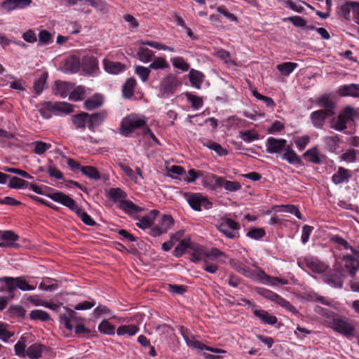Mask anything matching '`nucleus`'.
<instances>
[{
  "mask_svg": "<svg viewBox=\"0 0 359 359\" xmlns=\"http://www.w3.org/2000/svg\"><path fill=\"white\" fill-rule=\"evenodd\" d=\"M118 208L126 214H134L142 211V208L136 205L129 200H121L118 203Z\"/></svg>",
  "mask_w": 359,
  "mask_h": 359,
  "instance_id": "393cba45",
  "label": "nucleus"
},
{
  "mask_svg": "<svg viewBox=\"0 0 359 359\" xmlns=\"http://www.w3.org/2000/svg\"><path fill=\"white\" fill-rule=\"evenodd\" d=\"M189 77L191 86L200 89L204 78L203 74L199 71L192 69L189 73Z\"/></svg>",
  "mask_w": 359,
  "mask_h": 359,
  "instance_id": "72a5a7b5",
  "label": "nucleus"
},
{
  "mask_svg": "<svg viewBox=\"0 0 359 359\" xmlns=\"http://www.w3.org/2000/svg\"><path fill=\"white\" fill-rule=\"evenodd\" d=\"M266 235L263 228H251L249 229L246 236L254 240H260Z\"/></svg>",
  "mask_w": 359,
  "mask_h": 359,
  "instance_id": "052dcab7",
  "label": "nucleus"
},
{
  "mask_svg": "<svg viewBox=\"0 0 359 359\" xmlns=\"http://www.w3.org/2000/svg\"><path fill=\"white\" fill-rule=\"evenodd\" d=\"M180 332L182 335L184 341H186L187 344L192 348H198L200 350H204L205 348V345L200 342L199 341H196L194 339H190L188 335L187 334L186 332L184 330L183 327H180Z\"/></svg>",
  "mask_w": 359,
  "mask_h": 359,
  "instance_id": "a19ab883",
  "label": "nucleus"
},
{
  "mask_svg": "<svg viewBox=\"0 0 359 359\" xmlns=\"http://www.w3.org/2000/svg\"><path fill=\"white\" fill-rule=\"evenodd\" d=\"M18 239V236L11 231H6L0 234V247H12Z\"/></svg>",
  "mask_w": 359,
  "mask_h": 359,
  "instance_id": "412c9836",
  "label": "nucleus"
},
{
  "mask_svg": "<svg viewBox=\"0 0 359 359\" xmlns=\"http://www.w3.org/2000/svg\"><path fill=\"white\" fill-rule=\"evenodd\" d=\"M30 318L33 320H41L46 321L50 319L48 313L44 311L36 309L31 311Z\"/></svg>",
  "mask_w": 359,
  "mask_h": 359,
  "instance_id": "69168bd1",
  "label": "nucleus"
},
{
  "mask_svg": "<svg viewBox=\"0 0 359 359\" xmlns=\"http://www.w3.org/2000/svg\"><path fill=\"white\" fill-rule=\"evenodd\" d=\"M180 84L175 75L169 74L161 81L159 90L163 96L168 97L175 92Z\"/></svg>",
  "mask_w": 359,
  "mask_h": 359,
  "instance_id": "6e6552de",
  "label": "nucleus"
},
{
  "mask_svg": "<svg viewBox=\"0 0 359 359\" xmlns=\"http://www.w3.org/2000/svg\"><path fill=\"white\" fill-rule=\"evenodd\" d=\"M206 255L207 253L205 252L202 246H196L193 249L190 259L191 262L197 263L206 257Z\"/></svg>",
  "mask_w": 359,
  "mask_h": 359,
  "instance_id": "603ef678",
  "label": "nucleus"
},
{
  "mask_svg": "<svg viewBox=\"0 0 359 359\" xmlns=\"http://www.w3.org/2000/svg\"><path fill=\"white\" fill-rule=\"evenodd\" d=\"M273 302H276V304H279L283 308L285 309L287 311H289L290 312L292 313H297L298 311L297 309L292 306L288 301H287L285 299L283 298L278 294L275 296L274 299H273Z\"/></svg>",
  "mask_w": 359,
  "mask_h": 359,
  "instance_id": "79ce46f5",
  "label": "nucleus"
},
{
  "mask_svg": "<svg viewBox=\"0 0 359 359\" xmlns=\"http://www.w3.org/2000/svg\"><path fill=\"white\" fill-rule=\"evenodd\" d=\"M72 88L73 86L72 83L57 81H55L53 93L55 95H58L62 97H66L69 96V92L72 90Z\"/></svg>",
  "mask_w": 359,
  "mask_h": 359,
  "instance_id": "6ab92c4d",
  "label": "nucleus"
},
{
  "mask_svg": "<svg viewBox=\"0 0 359 359\" xmlns=\"http://www.w3.org/2000/svg\"><path fill=\"white\" fill-rule=\"evenodd\" d=\"M253 313L265 324L273 325L277 323V318L265 310L254 309Z\"/></svg>",
  "mask_w": 359,
  "mask_h": 359,
  "instance_id": "4be33fe9",
  "label": "nucleus"
},
{
  "mask_svg": "<svg viewBox=\"0 0 359 359\" xmlns=\"http://www.w3.org/2000/svg\"><path fill=\"white\" fill-rule=\"evenodd\" d=\"M47 78L48 74L46 73H43L39 78L34 81L33 88L37 95L41 93L46 87Z\"/></svg>",
  "mask_w": 359,
  "mask_h": 359,
  "instance_id": "c03bdc74",
  "label": "nucleus"
},
{
  "mask_svg": "<svg viewBox=\"0 0 359 359\" xmlns=\"http://www.w3.org/2000/svg\"><path fill=\"white\" fill-rule=\"evenodd\" d=\"M239 135L241 139L245 142H251L259 138V135L252 130L240 131Z\"/></svg>",
  "mask_w": 359,
  "mask_h": 359,
  "instance_id": "09e8293b",
  "label": "nucleus"
},
{
  "mask_svg": "<svg viewBox=\"0 0 359 359\" xmlns=\"http://www.w3.org/2000/svg\"><path fill=\"white\" fill-rule=\"evenodd\" d=\"M283 159L287 161L290 164L300 165L302 163L300 157L289 146H287L284 150Z\"/></svg>",
  "mask_w": 359,
  "mask_h": 359,
  "instance_id": "cd10ccee",
  "label": "nucleus"
},
{
  "mask_svg": "<svg viewBox=\"0 0 359 359\" xmlns=\"http://www.w3.org/2000/svg\"><path fill=\"white\" fill-rule=\"evenodd\" d=\"M345 267L351 276H354L359 269V261L351 255L344 257Z\"/></svg>",
  "mask_w": 359,
  "mask_h": 359,
  "instance_id": "c85d7f7f",
  "label": "nucleus"
},
{
  "mask_svg": "<svg viewBox=\"0 0 359 359\" xmlns=\"http://www.w3.org/2000/svg\"><path fill=\"white\" fill-rule=\"evenodd\" d=\"M48 196L55 202L60 203L74 211L85 224L90 226L96 224L92 217L79 207L75 201L67 194L60 191H55L48 194Z\"/></svg>",
  "mask_w": 359,
  "mask_h": 359,
  "instance_id": "f03ea898",
  "label": "nucleus"
},
{
  "mask_svg": "<svg viewBox=\"0 0 359 359\" xmlns=\"http://www.w3.org/2000/svg\"><path fill=\"white\" fill-rule=\"evenodd\" d=\"M83 65L88 72H94L98 67V62L93 57H85L83 58Z\"/></svg>",
  "mask_w": 359,
  "mask_h": 359,
  "instance_id": "5fc2aeb1",
  "label": "nucleus"
},
{
  "mask_svg": "<svg viewBox=\"0 0 359 359\" xmlns=\"http://www.w3.org/2000/svg\"><path fill=\"white\" fill-rule=\"evenodd\" d=\"M51 145L50 144L43 142H34V151L35 154L38 155H41L44 154L47 150L50 148Z\"/></svg>",
  "mask_w": 359,
  "mask_h": 359,
  "instance_id": "774afa93",
  "label": "nucleus"
},
{
  "mask_svg": "<svg viewBox=\"0 0 359 359\" xmlns=\"http://www.w3.org/2000/svg\"><path fill=\"white\" fill-rule=\"evenodd\" d=\"M204 145L206 146L210 149L215 151L220 156H225L227 154V151L217 142L209 141L207 144H205Z\"/></svg>",
  "mask_w": 359,
  "mask_h": 359,
  "instance_id": "338daca9",
  "label": "nucleus"
},
{
  "mask_svg": "<svg viewBox=\"0 0 359 359\" xmlns=\"http://www.w3.org/2000/svg\"><path fill=\"white\" fill-rule=\"evenodd\" d=\"M81 171L83 175L87 176L88 178L98 180L100 179V175L98 170L93 166H83L81 168Z\"/></svg>",
  "mask_w": 359,
  "mask_h": 359,
  "instance_id": "8fccbe9b",
  "label": "nucleus"
},
{
  "mask_svg": "<svg viewBox=\"0 0 359 359\" xmlns=\"http://www.w3.org/2000/svg\"><path fill=\"white\" fill-rule=\"evenodd\" d=\"M357 3L348 1L339 2L337 8L338 15L347 20H351V13L353 14Z\"/></svg>",
  "mask_w": 359,
  "mask_h": 359,
  "instance_id": "ddd939ff",
  "label": "nucleus"
},
{
  "mask_svg": "<svg viewBox=\"0 0 359 359\" xmlns=\"http://www.w3.org/2000/svg\"><path fill=\"white\" fill-rule=\"evenodd\" d=\"M103 65L104 70L111 74H118L126 69V66L123 64L107 59L103 60Z\"/></svg>",
  "mask_w": 359,
  "mask_h": 359,
  "instance_id": "a211bd4d",
  "label": "nucleus"
},
{
  "mask_svg": "<svg viewBox=\"0 0 359 359\" xmlns=\"http://www.w3.org/2000/svg\"><path fill=\"white\" fill-rule=\"evenodd\" d=\"M102 104L103 97L100 94H95L85 101L84 107L87 110H93L102 106Z\"/></svg>",
  "mask_w": 359,
  "mask_h": 359,
  "instance_id": "a878e982",
  "label": "nucleus"
},
{
  "mask_svg": "<svg viewBox=\"0 0 359 359\" xmlns=\"http://www.w3.org/2000/svg\"><path fill=\"white\" fill-rule=\"evenodd\" d=\"M136 86V81L134 78H129L123 86V95L126 98H130L134 93V89Z\"/></svg>",
  "mask_w": 359,
  "mask_h": 359,
  "instance_id": "e433bc0d",
  "label": "nucleus"
},
{
  "mask_svg": "<svg viewBox=\"0 0 359 359\" xmlns=\"http://www.w3.org/2000/svg\"><path fill=\"white\" fill-rule=\"evenodd\" d=\"M109 197L113 201L123 199L126 198L127 194L120 188H111L109 191Z\"/></svg>",
  "mask_w": 359,
  "mask_h": 359,
  "instance_id": "0e129e2a",
  "label": "nucleus"
},
{
  "mask_svg": "<svg viewBox=\"0 0 359 359\" xmlns=\"http://www.w3.org/2000/svg\"><path fill=\"white\" fill-rule=\"evenodd\" d=\"M287 141L284 139H276L272 137L267 138L266 143V151L269 154H278L285 150Z\"/></svg>",
  "mask_w": 359,
  "mask_h": 359,
  "instance_id": "f8f14e48",
  "label": "nucleus"
},
{
  "mask_svg": "<svg viewBox=\"0 0 359 359\" xmlns=\"http://www.w3.org/2000/svg\"><path fill=\"white\" fill-rule=\"evenodd\" d=\"M150 69L149 67H146L144 66H136L135 69V73L140 78L142 82H147L149 76L150 74Z\"/></svg>",
  "mask_w": 359,
  "mask_h": 359,
  "instance_id": "13d9d810",
  "label": "nucleus"
},
{
  "mask_svg": "<svg viewBox=\"0 0 359 359\" xmlns=\"http://www.w3.org/2000/svg\"><path fill=\"white\" fill-rule=\"evenodd\" d=\"M222 187H224L225 190L233 192L238 191L241 188V185L239 182L236 181H228L223 177V182H222Z\"/></svg>",
  "mask_w": 359,
  "mask_h": 359,
  "instance_id": "e2e57ef3",
  "label": "nucleus"
},
{
  "mask_svg": "<svg viewBox=\"0 0 359 359\" xmlns=\"http://www.w3.org/2000/svg\"><path fill=\"white\" fill-rule=\"evenodd\" d=\"M297 63L285 62L278 65L276 68L282 75L289 76L297 67Z\"/></svg>",
  "mask_w": 359,
  "mask_h": 359,
  "instance_id": "4c0bfd02",
  "label": "nucleus"
},
{
  "mask_svg": "<svg viewBox=\"0 0 359 359\" xmlns=\"http://www.w3.org/2000/svg\"><path fill=\"white\" fill-rule=\"evenodd\" d=\"M147 122V119L144 115L130 114L122 119L119 132L122 135L128 137L135 130L143 128Z\"/></svg>",
  "mask_w": 359,
  "mask_h": 359,
  "instance_id": "20e7f679",
  "label": "nucleus"
},
{
  "mask_svg": "<svg viewBox=\"0 0 359 359\" xmlns=\"http://www.w3.org/2000/svg\"><path fill=\"white\" fill-rule=\"evenodd\" d=\"M231 264L238 273L243 274L247 278L259 281L263 284L275 286L278 285H287L288 283V281L286 279L272 277L267 275L262 269L255 264L253 265L256 268L255 270L244 266L239 262L232 261Z\"/></svg>",
  "mask_w": 359,
  "mask_h": 359,
  "instance_id": "f257e3e1",
  "label": "nucleus"
},
{
  "mask_svg": "<svg viewBox=\"0 0 359 359\" xmlns=\"http://www.w3.org/2000/svg\"><path fill=\"white\" fill-rule=\"evenodd\" d=\"M72 122L76 128L83 129L88 125V114L82 112L81 114L74 115L72 117Z\"/></svg>",
  "mask_w": 359,
  "mask_h": 359,
  "instance_id": "bb28decb",
  "label": "nucleus"
},
{
  "mask_svg": "<svg viewBox=\"0 0 359 359\" xmlns=\"http://www.w3.org/2000/svg\"><path fill=\"white\" fill-rule=\"evenodd\" d=\"M26 339L25 337H21L19 341L15 345V354L20 357L26 356Z\"/></svg>",
  "mask_w": 359,
  "mask_h": 359,
  "instance_id": "bf43d9fd",
  "label": "nucleus"
},
{
  "mask_svg": "<svg viewBox=\"0 0 359 359\" xmlns=\"http://www.w3.org/2000/svg\"><path fill=\"white\" fill-rule=\"evenodd\" d=\"M327 327L347 338L353 337L355 334L354 325L349 322L347 318L339 316L337 314L332 318V321H329Z\"/></svg>",
  "mask_w": 359,
  "mask_h": 359,
  "instance_id": "39448f33",
  "label": "nucleus"
},
{
  "mask_svg": "<svg viewBox=\"0 0 359 359\" xmlns=\"http://www.w3.org/2000/svg\"><path fill=\"white\" fill-rule=\"evenodd\" d=\"M0 292L11 293L14 291V278L4 276L0 278Z\"/></svg>",
  "mask_w": 359,
  "mask_h": 359,
  "instance_id": "473e14b6",
  "label": "nucleus"
},
{
  "mask_svg": "<svg viewBox=\"0 0 359 359\" xmlns=\"http://www.w3.org/2000/svg\"><path fill=\"white\" fill-rule=\"evenodd\" d=\"M55 114H69L73 111L72 104L65 102H53Z\"/></svg>",
  "mask_w": 359,
  "mask_h": 359,
  "instance_id": "ea45409f",
  "label": "nucleus"
},
{
  "mask_svg": "<svg viewBox=\"0 0 359 359\" xmlns=\"http://www.w3.org/2000/svg\"><path fill=\"white\" fill-rule=\"evenodd\" d=\"M98 330L104 334L114 335L116 332V327L108 320H103L98 325Z\"/></svg>",
  "mask_w": 359,
  "mask_h": 359,
  "instance_id": "37998d69",
  "label": "nucleus"
},
{
  "mask_svg": "<svg viewBox=\"0 0 359 359\" xmlns=\"http://www.w3.org/2000/svg\"><path fill=\"white\" fill-rule=\"evenodd\" d=\"M172 65L183 72H187L189 69V65L182 57H175L170 60Z\"/></svg>",
  "mask_w": 359,
  "mask_h": 359,
  "instance_id": "6e6d98bb",
  "label": "nucleus"
},
{
  "mask_svg": "<svg viewBox=\"0 0 359 359\" xmlns=\"http://www.w3.org/2000/svg\"><path fill=\"white\" fill-rule=\"evenodd\" d=\"M41 115L46 118H49L52 116V113L55 114L54 104L53 102H45L42 104L39 109Z\"/></svg>",
  "mask_w": 359,
  "mask_h": 359,
  "instance_id": "49530a36",
  "label": "nucleus"
},
{
  "mask_svg": "<svg viewBox=\"0 0 359 359\" xmlns=\"http://www.w3.org/2000/svg\"><path fill=\"white\" fill-rule=\"evenodd\" d=\"M13 334L14 332L9 329V326L7 324L0 322V339L6 341Z\"/></svg>",
  "mask_w": 359,
  "mask_h": 359,
  "instance_id": "680f3d73",
  "label": "nucleus"
},
{
  "mask_svg": "<svg viewBox=\"0 0 359 359\" xmlns=\"http://www.w3.org/2000/svg\"><path fill=\"white\" fill-rule=\"evenodd\" d=\"M187 202L189 205L196 211H201L203 208L209 209L212 203L200 194H193L187 196Z\"/></svg>",
  "mask_w": 359,
  "mask_h": 359,
  "instance_id": "1a4fd4ad",
  "label": "nucleus"
},
{
  "mask_svg": "<svg viewBox=\"0 0 359 359\" xmlns=\"http://www.w3.org/2000/svg\"><path fill=\"white\" fill-rule=\"evenodd\" d=\"M63 312L60 311V324L66 329L72 331L74 329L76 334L88 333L89 331L83 324V319L79 317L72 309L63 307Z\"/></svg>",
  "mask_w": 359,
  "mask_h": 359,
  "instance_id": "7ed1b4c3",
  "label": "nucleus"
},
{
  "mask_svg": "<svg viewBox=\"0 0 359 359\" xmlns=\"http://www.w3.org/2000/svg\"><path fill=\"white\" fill-rule=\"evenodd\" d=\"M351 177V170L340 167L338 168L337 171L332 175V180L335 184H339L348 182Z\"/></svg>",
  "mask_w": 359,
  "mask_h": 359,
  "instance_id": "aec40b11",
  "label": "nucleus"
},
{
  "mask_svg": "<svg viewBox=\"0 0 359 359\" xmlns=\"http://www.w3.org/2000/svg\"><path fill=\"white\" fill-rule=\"evenodd\" d=\"M139 331V327L135 325H124L119 326L116 330L118 336L132 337L135 335Z\"/></svg>",
  "mask_w": 359,
  "mask_h": 359,
  "instance_id": "7c9ffc66",
  "label": "nucleus"
},
{
  "mask_svg": "<svg viewBox=\"0 0 359 359\" xmlns=\"http://www.w3.org/2000/svg\"><path fill=\"white\" fill-rule=\"evenodd\" d=\"M353 116V108L346 107L340 112L336 119L332 122V128L337 131H342L347 128L346 124L351 121Z\"/></svg>",
  "mask_w": 359,
  "mask_h": 359,
  "instance_id": "0eeeda50",
  "label": "nucleus"
},
{
  "mask_svg": "<svg viewBox=\"0 0 359 359\" xmlns=\"http://www.w3.org/2000/svg\"><path fill=\"white\" fill-rule=\"evenodd\" d=\"M43 351L42 346L39 344H34L26 350V355L31 359H38L41 356Z\"/></svg>",
  "mask_w": 359,
  "mask_h": 359,
  "instance_id": "58836bf2",
  "label": "nucleus"
},
{
  "mask_svg": "<svg viewBox=\"0 0 359 359\" xmlns=\"http://www.w3.org/2000/svg\"><path fill=\"white\" fill-rule=\"evenodd\" d=\"M316 103L319 107L324 108V109L322 110L327 112L328 116H332L335 114V104L331 99L330 95H323L318 98Z\"/></svg>",
  "mask_w": 359,
  "mask_h": 359,
  "instance_id": "dca6fc26",
  "label": "nucleus"
},
{
  "mask_svg": "<svg viewBox=\"0 0 359 359\" xmlns=\"http://www.w3.org/2000/svg\"><path fill=\"white\" fill-rule=\"evenodd\" d=\"M217 228L228 238L233 239L239 236L238 230L240 229V224L231 218H222Z\"/></svg>",
  "mask_w": 359,
  "mask_h": 359,
  "instance_id": "423d86ee",
  "label": "nucleus"
},
{
  "mask_svg": "<svg viewBox=\"0 0 359 359\" xmlns=\"http://www.w3.org/2000/svg\"><path fill=\"white\" fill-rule=\"evenodd\" d=\"M32 0H4L1 3V8L6 13H11L15 10L25 9L32 4Z\"/></svg>",
  "mask_w": 359,
  "mask_h": 359,
  "instance_id": "9d476101",
  "label": "nucleus"
},
{
  "mask_svg": "<svg viewBox=\"0 0 359 359\" xmlns=\"http://www.w3.org/2000/svg\"><path fill=\"white\" fill-rule=\"evenodd\" d=\"M107 116L106 111H100L99 112L93 113L90 115L88 114V128L90 130H93L95 127L99 126L105 120Z\"/></svg>",
  "mask_w": 359,
  "mask_h": 359,
  "instance_id": "f3484780",
  "label": "nucleus"
},
{
  "mask_svg": "<svg viewBox=\"0 0 359 359\" xmlns=\"http://www.w3.org/2000/svg\"><path fill=\"white\" fill-rule=\"evenodd\" d=\"M327 112L323 110H317L311 113V120L313 126L316 128H321L327 117H330Z\"/></svg>",
  "mask_w": 359,
  "mask_h": 359,
  "instance_id": "b1692460",
  "label": "nucleus"
},
{
  "mask_svg": "<svg viewBox=\"0 0 359 359\" xmlns=\"http://www.w3.org/2000/svg\"><path fill=\"white\" fill-rule=\"evenodd\" d=\"M306 264L312 271L318 273L325 271L327 269L326 265L318 259H306Z\"/></svg>",
  "mask_w": 359,
  "mask_h": 359,
  "instance_id": "f704fd0d",
  "label": "nucleus"
},
{
  "mask_svg": "<svg viewBox=\"0 0 359 359\" xmlns=\"http://www.w3.org/2000/svg\"><path fill=\"white\" fill-rule=\"evenodd\" d=\"M201 177L204 186L210 190H215L222 187V182H223L222 177L212 173H203V175H201Z\"/></svg>",
  "mask_w": 359,
  "mask_h": 359,
  "instance_id": "4468645a",
  "label": "nucleus"
},
{
  "mask_svg": "<svg viewBox=\"0 0 359 359\" xmlns=\"http://www.w3.org/2000/svg\"><path fill=\"white\" fill-rule=\"evenodd\" d=\"M315 312L320 316L325 318V325L327 327V324H329V321H332V318H333L337 313L333 311H329L325 308H323L319 306H316L314 309Z\"/></svg>",
  "mask_w": 359,
  "mask_h": 359,
  "instance_id": "a18cd8bd",
  "label": "nucleus"
},
{
  "mask_svg": "<svg viewBox=\"0 0 359 359\" xmlns=\"http://www.w3.org/2000/svg\"><path fill=\"white\" fill-rule=\"evenodd\" d=\"M158 213L159 212L156 210L150 211L148 215L139 219L137 226L143 229L151 227Z\"/></svg>",
  "mask_w": 359,
  "mask_h": 359,
  "instance_id": "5701e85b",
  "label": "nucleus"
},
{
  "mask_svg": "<svg viewBox=\"0 0 359 359\" xmlns=\"http://www.w3.org/2000/svg\"><path fill=\"white\" fill-rule=\"evenodd\" d=\"M185 96L194 109H199L203 107V101L201 97L194 95L191 93H187Z\"/></svg>",
  "mask_w": 359,
  "mask_h": 359,
  "instance_id": "4d7b16f0",
  "label": "nucleus"
},
{
  "mask_svg": "<svg viewBox=\"0 0 359 359\" xmlns=\"http://www.w3.org/2000/svg\"><path fill=\"white\" fill-rule=\"evenodd\" d=\"M17 288L22 291H32L35 290L36 285L29 284L22 277L14 278V290Z\"/></svg>",
  "mask_w": 359,
  "mask_h": 359,
  "instance_id": "c9c22d12",
  "label": "nucleus"
},
{
  "mask_svg": "<svg viewBox=\"0 0 359 359\" xmlns=\"http://www.w3.org/2000/svg\"><path fill=\"white\" fill-rule=\"evenodd\" d=\"M303 156L306 161L314 164H320L321 163L320 154L316 147L308 149L304 152Z\"/></svg>",
  "mask_w": 359,
  "mask_h": 359,
  "instance_id": "c756f323",
  "label": "nucleus"
},
{
  "mask_svg": "<svg viewBox=\"0 0 359 359\" xmlns=\"http://www.w3.org/2000/svg\"><path fill=\"white\" fill-rule=\"evenodd\" d=\"M151 69H165L169 67V65L165 58L158 57H156L149 66Z\"/></svg>",
  "mask_w": 359,
  "mask_h": 359,
  "instance_id": "864d4df0",
  "label": "nucleus"
},
{
  "mask_svg": "<svg viewBox=\"0 0 359 359\" xmlns=\"http://www.w3.org/2000/svg\"><path fill=\"white\" fill-rule=\"evenodd\" d=\"M273 208H279V211L290 212L294 215L298 219H302V214L298 208L293 205H275Z\"/></svg>",
  "mask_w": 359,
  "mask_h": 359,
  "instance_id": "3c124183",
  "label": "nucleus"
},
{
  "mask_svg": "<svg viewBox=\"0 0 359 359\" xmlns=\"http://www.w3.org/2000/svg\"><path fill=\"white\" fill-rule=\"evenodd\" d=\"M341 97H351L359 99V84L351 83L341 86L337 91Z\"/></svg>",
  "mask_w": 359,
  "mask_h": 359,
  "instance_id": "2eb2a0df",
  "label": "nucleus"
},
{
  "mask_svg": "<svg viewBox=\"0 0 359 359\" xmlns=\"http://www.w3.org/2000/svg\"><path fill=\"white\" fill-rule=\"evenodd\" d=\"M137 57L142 62L148 63L153 60L154 53L153 50L149 48L140 47L137 51Z\"/></svg>",
  "mask_w": 359,
  "mask_h": 359,
  "instance_id": "2f4dec72",
  "label": "nucleus"
},
{
  "mask_svg": "<svg viewBox=\"0 0 359 359\" xmlns=\"http://www.w3.org/2000/svg\"><path fill=\"white\" fill-rule=\"evenodd\" d=\"M85 88L82 86H79L74 88L72 90H70L69 95V99L72 101H79L83 99L85 94Z\"/></svg>",
  "mask_w": 359,
  "mask_h": 359,
  "instance_id": "de8ad7c7",
  "label": "nucleus"
},
{
  "mask_svg": "<svg viewBox=\"0 0 359 359\" xmlns=\"http://www.w3.org/2000/svg\"><path fill=\"white\" fill-rule=\"evenodd\" d=\"M173 224V218L169 215H163L159 224L151 229L150 234L153 236H158L166 233Z\"/></svg>",
  "mask_w": 359,
  "mask_h": 359,
  "instance_id": "9b49d317",
  "label": "nucleus"
}]
</instances>
